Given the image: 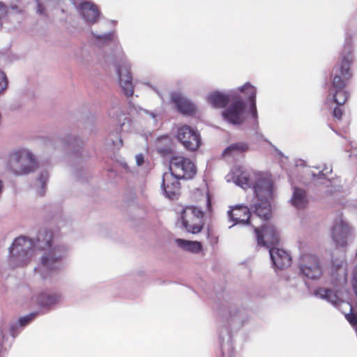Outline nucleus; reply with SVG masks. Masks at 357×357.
<instances>
[{"instance_id":"44","label":"nucleus","mask_w":357,"mask_h":357,"mask_svg":"<svg viewBox=\"0 0 357 357\" xmlns=\"http://www.w3.org/2000/svg\"><path fill=\"white\" fill-rule=\"evenodd\" d=\"M296 165L297 167H298V166H304L305 165V162L303 160H299L296 161Z\"/></svg>"},{"instance_id":"29","label":"nucleus","mask_w":357,"mask_h":357,"mask_svg":"<svg viewBox=\"0 0 357 357\" xmlns=\"http://www.w3.org/2000/svg\"><path fill=\"white\" fill-rule=\"evenodd\" d=\"M248 149V145L243 142L232 144L225 149L223 155L235 156L238 153L246 151Z\"/></svg>"},{"instance_id":"35","label":"nucleus","mask_w":357,"mask_h":357,"mask_svg":"<svg viewBox=\"0 0 357 357\" xmlns=\"http://www.w3.org/2000/svg\"><path fill=\"white\" fill-rule=\"evenodd\" d=\"M164 143L165 145L169 146V139L167 136H162L158 139L157 142V149L158 151L160 153H167L169 150L168 147H160V144Z\"/></svg>"},{"instance_id":"41","label":"nucleus","mask_w":357,"mask_h":357,"mask_svg":"<svg viewBox=\"0 0 357 357\" xmlns=\"http://www.w3.org/2000/svg\"><path fill=\"white\" fill-rule=\"evenodd\" d=\"M77 139L75 137L68 136V137L63 139L62 141L65 144H73L74 142H75L77 141Z\"/></svg>"},{"instance_id":"2","label":"nucleus","mask_w":357,"mask_h":357,"mask_svg":"<svg viewBox=\"0 0 357 357\" xmlns=\"http://www.w3.org/2000/svg\"><path fill=\"white\" fill-rule=\"evenodd\" d=\"M34 248L36 250L45 252L34 268V273L43 280L48 279L53 272L60 270V261L68 254V248L65 245L53 242V233L47 229L39 231Z\"/></svg>"},{"instance_id":"8","label":"nucleus","mask_w":357,"mask_h":357,"mask_svg":"<svg viewBox=\"0 0 357 357\" xmlns=\"http://www.w3.org/2000/svg\"><path fill=\"white\" fill-rule=\"evenodd\" d=\"M301 274L310 280H318L324 273L319 257L311 253L303 254L299 260Z\"/></svg>"},{"instance_id":"45","label":"nucleus","mask_w":357,"mask_h":357,"mask_svg":"<svg viewBox=\"0 0 357 357\" xmlns=\"http://www.w3.org/2000/svg\"><path fill=\"white\" fill-rule=\"evenodd\" d=\"M153 89L158 93V95L162 98V95L160 94V93L158 90H156L155 88Z\"/></svg>"},{"instance_id":"16","label":"nucleus","mask_w":357,"mask_h":357,"mask_svg":"<svg viewBox=\"0 0 357 357\" xmlns=\"http://www.w3.org/2000/svg\"><path fill=\"white\" fill-rule=\"evenodd\" d=\"M269 255L273 264V266L283 269L291 265V258L290 255L284 250L275 246L270 248Z\"/></svg>"},{"instance_id":"9","label":"nucleus","mask_w":357,"mask_h":357,"mask_svg":"<svg viewBox=\"0 0 357 357\" xmlns=\"http://www.w3.org/2000/svg\"><path fill=\"white\" fill-rule=\"evenodd\" d=\"M170 172L181 178L190 179L197 173L193 162L181 155L173 156L169 163Z\"/></svg>"},{"instance_id":"10","label":"nucleus","mask_w":357,"mask_h":357,"mask_svg":"<svg viewBox=\"0 0 357 357\" xmlns=\"http://www.w3.org/2000/svg\"><path fill=\"white\" fill-rule=\"evenodd\" d=\"M252 227L255 228L258 245L270 249L278 243L279 231L273 225L266 224L261 229H259L255 224L252 225Z\"/></svg>"},{"instance_id":"36","label":"nucleus","mask_w":357,"mask_h":357,"mask_svg":"<svg viewBox=\"0 0 357 357\" xmlns=\"http://www.w3.org/2000/svg\"><path fill=\"white\" fill-rule=\"evenodd\" d=\"M331 171L332 170L331 169H328V168H326L325 169H323L322 171L319 172L317 175L312 174L314 180L316 181L317 179H323L324 181V183H328L329 181L325 179V174L328 172H331Z\"/></svg>"},{"instance_id":"32","label":"nucleus","mask_w":357,"mask_h":357,"mask_svg":"<svg viewBox=\"0 0 357 357\" xmlns=\"http://www.w3.org/2000/svg\"><path fill=\"white\" fill-rule=\"evenodd\" d=\"M126 126V123L125 121H123L122 123H121L119 128H117V131L116 132V134H110L109 138L112 141V143L113 146L115 148H120L122 145V139L119 135V132L123 131V127Z\"/></svg>"},{"instance_id":"22","label":"nucleus","mask_w":357,"mask_h":357,"mask_svg":"<svg viewBox=\"0 0 357 357\" xmlns=\"http://www.w3.org/2000/svg\"><path fill=\"white\" fill-rule=\"evenodd\" d=\"M219 337L222 356L232 357L233 347L231 344V333L227 328L221 329Z\"/></svg>"},{"instance_id":"18","label":"nucleus","mask_w":357,"mask_h":357,"mask_svg":"<svg viewBox=\"0 0 357 357\" xmlns=\"http://www.w3.org/2000/svg\"><path fill=\"white\" fill-rule=\"evenodd\" d=\"M119 85L126 96H132L134 92V87L132 82V76L128 65L117 68Z\"/></svg>"},{"instance_id":"42","label":"nucleus","mask_w":357,"mask_h":357,"mask_svg":"<svg viewBox=\"0 0 357 357\" xmlns=\"http://www.w3.org/2000/svg\"><path fill=\"white\" fill-rule=\"evenodd\" d=\"M44 11H45V8L43 7V6L38 2V5H37V12L38 13H39L40 15H43L44 14Z\"/></svg>"},{"instance_id":"34","label":"nucleus","mask_w":357,"mask_h":357,"mask_svg":"<svg viewBox=\"0 0 357 357\" xmlns=\"http://www.w3.org/2000/svg\"><path fill=\"white\" fill-rule=\"evenodd\" d=\"M8 81L3 71L0 70V96L3 94L8 88Z\"/></svg>"},{"instance_id":"4","label":"nucleus","mask_w":357,"mask_h":357,"mask_svg":"<svg viewBox=\"0 0 357 357\" xmlns=\"http://www.w3.org/2000/svg\"><path fill=\"white\" fill-rule=\"evenodd\" d=\"M10 264L13 268L28 265L36 256L34 241L26 236H19L9 248Z\"/></svg>"},{"instance_id":"12","label":"nucleus","mask_w":357,"mask_h":357,"mask_svg":"<svg viewBox=\"0 0 357 357\" xmlns=\"http://www.w3.org/2000/svg\"><path fill=\"white\" fill-rule=\"evenodd\" d=\"M176 138L185 149L191 151L197 150L202 143L199 133L186 125L178 128Z\"/></svg>"},{"instance_id":"17","label":"nucleus","mask_w":357,"mask_h":357,"mask_svg":"<svg viewBox=\"0 0 357 357\" xmlns=\"http://www.w3.org/2000/svg\"><path fill=\"white\" fill-rule=\"evenodd\" d=\"M78 10L88 25H92L97 22L100 17V11L95 4L91 2H82L78 7Z\"/></svg>"},{"instance_id":"47","label":"nucleus","mask_w":357,"mask_h":357,"mask_svg":"<svg viewBox=\"0 0 357 357\" xmlns=\"http://www.w3.org/2000/svg\"><path fill=\"white\" fill-rule=\"evenodd\" d=\"M207 202H208V206H210V200H209V199H208H208H207Z\"/></svg>"},{"instance_id":"21","label":"nucleus","mask_w":357,"mask_h":357,"mask_svg":"<svg viewBox=\"0 0 357 357\" xmlns=\"http://www.w3.org/2000/svg\"><path fill=\"white\" fill-rule=\"evenodd\" d=\"M238 91L243 93L248 99L250 101L251 111L253 119L257 123V112L256 107V88L250 83H245L241 87L238 88Z\"/></svg>"},{"instance_id":"7","label":"nucleus","mask_w":357,"mask_h":357,"mask_svg":"<svg viewBox=\"0 0 357 357\" xmlns=\"http://www.w3.org/2000/svg\"><path fill=\"white\" fill-rule=\"evenodd\" d=\"M331 236L337 246L345 247L354 237V229L342 216L335 219Z\"/></svg>"},{"instance_id":"27","label":"nucleus","mask_w":357,"mask_h":357,"mask_svg":"<svg viewBox=\"0 0 357 357\" xmlns=\"http://www.w3.org/2000/svg\"><path fill=\"white\" fill-rule=\"evenodd\" d=\"M176 245L185 251L198 253L202 250V244L198 241H192L181 238L176 239Z\"/></svg>"},{"instance_id":"3","label":"nucleus","mask_w":357,"mask_h":357,"mask_svg":"<svg viewBox=\"0 0 357 357\" xmlns=\"http://www.w3.org/2000/svg\"><path fill=\"white\" fill-rule=\"evenodd\" d=\"M352 45L350 39L346 38L344 49L332 71V83L326 98L327 102L344 105L349 97L346 86L352 77L351 65L353 62Z\"/></svg>"},{"instance_id":"31","label":"nucleus","mask_w":357,"mask_h":357,"mask_svg":"<svg viewBox=\"0 0 357 357\" xmlns=\"http://www.w3.org/2000/svg\"><path fill=\"white\" fill-rule=\"evenodd\" d=\"M36 315H37L36 313H31L28 315H26L24 317L20 318V319L18 320V322L16 323L15 324L12 325V326H11V328H10L11 335L13 337H15L16 335V333L15 332V328H17L18 326H24L27 325L29 323H30L33 319L34 317H36Z\"/></svg>"},{"instance_id":"39","label":"nucleus","mask_w":357,"mask_h":357,"mask_svg":"<svg viewBox=\"0 0 357 357\" xmlns=\"http://www.w3.org/2000/svg\"><path fill=\"white\" fill-rule=\"evenodd\" d=\"M136 164L137 166H141L144 162V157L142 153L135 155Z\"/></svg>"},{"instance_id":"37","label":"nucleus","mask_w":357,"mask_h":357,"mask_svg":"<svg viewBox=\"0 0 357 357\" xmlns=\"http://www.w3.org/2000/svg\"><path fill=\"white\" fill-rule=\"evenodd\" d=\"M6 333L3 326H0V352L1 351L3 345L6 340Z\"/></svg>"},{"instance_id":"19","label":"nucleus","mask_w":357,"mask_h":357,"mask_svg":"<svg viewBox=\"0 0 357 357\" xmlns=\"http://www.w3.org/2000/svg\"><path fill=\"white\" fill-rule=\"evenodd\" d=\"M171 99L178 112L183 114H190L195 112V105L186 97L180 93L171 94Z\"/></svg>"},{"instance_id":"38","label":"nucleus","mask_w":357,"mask_h":357,"mask_svg":"<svg viewBox=\"0 0 357 357\" xmlns=\"http://www.w3.org/2000/svg\"><path fill=\"white\" fill-rule=\"evenodd\" d=\"M345 317L352 326H354L357 324V315L356 314H346Z\"/></svg>"},{"instance_id":"28","label":"nucleus","mask_w":357,"mask_h":357,"mask_svg":"<svg viewBox=\"0 0 357 357\" xmlns=\"http://www.w3.org/2000/svg\"><path fill=\"white\" fill-rule=\"evenodd\" d=\"M135 110L139 116L146 120H150V123L153 127H156L159 120V114L156 112L149 111L139 106L135 107Z\"/></svg>"},{"instance_id":"33","label":"nucleus","mask_w":357,"mask_h":357,"mask_svg":"<svg viewBox=\"0 0 357 357\" xmlns=\"http://www.w3.org/2000/svg\"><path fill=\"white\" fill-rule=\"evenodd\" d=\"M109 115L111 118L119 119L123 115L121 107L118 103H114L109 109Z\"/></svg>"},{"instance_id":"6","label":"nucleus","mask_w":357,"mask_h":357,"mask_svg":"<svg viewBox=\"0 0 357 357\" xmlns=\"http://www.w3.org/2000/svg\"><path fill=\"white\" fill-rule=\"evenodd\" d=\"M177 224L192 234L199 233L204 226L202 211L195 206H181L176 209Z\"/></svg>"},{"instance_id":"40","label":"nucleus","mask_w":357,"mask_h":357,"mask_svg":"<svg viewBox=\"0 0 357 357\" xmlns=\"http://www.w3.org/2000/svg\"><path fill=\"white\" fill-rule=\"evenodd\" d=\"M342 115V110L340 107H335L333 110V116L337 119H340Z\"/></svg>"},{"instance_id":"20","label":"nucleus","mask_w":357,"mask_h":357,"mask_svg":"<svg viewBox=\"0 0 357 357\" xmlns=\"http://www.w3.org/2000/svg\"><path fill=\"white\" fill-rule=\"evenodd\" d=\"M91 34L94 39V42L98 46L103 47L105 45H109L113 44L115 46L119 45V41L117 36L114 31H111L104 33H99L91 31Z\"/></svg>"},{"instance_id":"30","label":"nucleus","mask_w":357,"mask_h":357,"mask_svg":"<svg viewBox=\"0 0 357 357\" xmlns=\"http://www.w3.org/2000/svg\"><path fill=\"white\" fill-rule=\"evenodd\" d=\"M49 179V173L47 170H43L40 172L36 181V185L40 188L39 194L43 195L45 193L47 182Z\"/></svg>"},{"instance_id":"48","label":"nucleus","mask_w":357,"mask_h":357,"mask_svg":"<svg viewBox=\"0 0 357 357\" xmlns=\"http://www.w3.org/2000/svg\"><path fill=\"white\" fill-rule=\"evenodd\" d=\"M11 9L14 10L17 9V7H12Z\"/></svg>"},{"instance_id":"1","label":"nucleus","mask_w":357,"mask_h":357,"mask_svg":"<svg viewBox=\"0 0 357 357\" xmlns=\"http://www.w3.org/2000/svg\"><path fill=\"white\" fill-rule=\"evenodd\" d=\"M227 182L232 181L243 189L252 186L257 203L255 204L256 213L267 218L271 211V200L275 195L272 176L266 172H257L243 167L235 166L227 175Z\"/></svg>"},{"instance_id":"5","label":"nucleus","mask_w":357,"mask_h":357,"mask_svg":"<svg viewBox=\"0 0 357 357\" xmlns=\"http://www.w3.org/2000/svg\"><path fill=\"white\" fill-rule=\"evenodd\" d=\"M38 162L35 155L28 149L13 151L8 155V168L15 176H24L35 171Z\"/></svg>"},{"instance_id":"46","label":"nucleus","mask_w":357,"mask_h":357,"mask_svg":"<svg viewBox=\"0 0 357 357\" xmlns=\"http://www.w3.org/2000/svg\"><path fill=\"white\" fill-rule=\"evenodd\" d=\"M344 305L349 308L350 311L351 310V306L349 305V303H345Z\"/></svg>"},{"instance_id":"14","label":"nucleus","mask_w":357,"mask_h":357,"mask_svg":"<svg viewBox=\"0 0 357 357\" xmlns=\"http://www.w3.org/2000/svg\"><path fill=\"white\" fill-rule=\"evenodd\" d=\"M178 178L171 172H165L162 176V190L165 196L169 199H174L180 192V183Z\"/></svg>"},{"instance_id":"15","label":"nucleus","mask_w":357,"mask_h":357,"mask_svg":"<svg viewBox=\"0 0 357 357\" xmlns=\"http://www.w3.org/2000/svg\"><path fill=\"white\" fill-rule=\"evenodd\" d=\"M313 295L319 299L327 301L335 307L344 304L337 286L333 288L318 287L313 291Z\"/></svg>"},{"instance_id":"43","label":"nucleus","mask_w":357,"mask_h":357,"mask_svg":"<svg viewBox=\"0 0 357 357\" xmlns=\"http://www.w3.org/2000/svg\"><path fill=\"white\" fill-rule=\"evenodd\" d=\"M210 241L213 244H216V243H218V238L217 236H213V237H211Z\"/></svg>"},{"instance_id":"25","label":"nucleus","mask_w":357,"mask_h":357,"mask_svg":"<svg viewBox=\"0 0 357 357\" xmlns=\"http://www.w3.org/2000/svg\"><path fill=\"white\" fill-rule=\"evenodd\" d=\"M331 275L337 282H345L347 281L346 262L343 258L337 262L332 261Z\"/></svg>"},{"instance_id":"24","label":"nucleus","mask_w":357,"mask_h":357,"mask_svg":"<svg viewBox=\"0 0 357 357\" xmlns=\"http://www.w3.org/2000/svg\"><path fill=\"white\" fill-rule=\"evenodd\" d=\"M33 299L42 307H50L59 302L61 295L58 293L42 291L38 295L33 297Z\"/></svg>"},{"instance_id":"26","label":"nucleus","mask_w":357,"mask_h":357,"mask_svg":"<svg viewBox=\"0 0 357 357\" xmlns=\"http://www.w3.org/2000/svg\"><path fill=\"white\" fill-rule=\"evenodd\" d=\"M291 204L297 208H303L307 204L305 192L300 188H295L291 199Z\"/></svg>"},{"instance_id":"23","label":"nucleus","mask_w":357,"mask_h":357,"mask_svg":"<svg viewBox=\"0 0 357 357\" xmlns=\"http://www.w3.org/2000/svg\"><path fill=\"white\" fill-rule=\"evenodd\" d=\"M233 96L220 91H213L206 96L207 102L215 108L225 107Z\"/></svg>"},{"instance_id":"13","label":"nucleus","mask_w":357,"mask_h":357,"mask_svg":"<svg viewBox=\"0 0 357 357\" xmlns=\"http://www.w3.org/2000/svg\"><path fill=\"white\" fill-rule=\"evenodd\" d=\"M255 206V204L253 205ZM255 208V207H254ZM255 216H250V209L245 206H236L232 207L231 210L228 211V215L231 220L234 221V223L232 226L237 224H243V225H253L255 224V221L257 218H261L263 220H268L271 213L269 214L267 218H264L263 217L259 216L256 212L255 211Z\"/></svg>"},{"instance_id":"11","label":"nucleus","mask_w":357,"mask_h":357,"mask_svg":"<svg viewBox=\"0 0 357 357\" xmlns=\"http://www.w3.org/2000/svg\"><path fill=\"white\" fill-rule=\"evenodd\" d=\"M234 102L222 112L223 119L234 125L241 124L245 118V105L240 96H234Z\"/></svg>"}]
</instances>
